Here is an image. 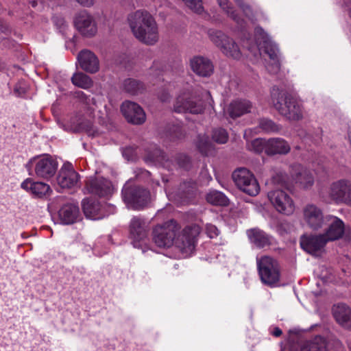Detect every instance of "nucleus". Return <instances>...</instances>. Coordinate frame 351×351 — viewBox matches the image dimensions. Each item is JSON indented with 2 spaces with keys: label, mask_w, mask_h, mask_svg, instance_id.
<instances>
[{
  "label": "nucleus",
  "mask_w": 351,
  "mask_h": 351,
  "mask_svg": "<svg viewBox=\"0 0 351 351\" xmlns=\"http://www.w3.org/2000/svg\"><path fill=\"white\" fill-rule=\"evenodd\" d=\"M271 101L275 109L289 120L298 121L303 117V107L300 101L285 90L274 86Z\"/></svg>",
  "instance_id": "f257e3e1"
},
{
  "label": "nucleus",
  "mask_w": 351,
  "mask_h": 351,
  "mask_svg": "<svg viewBox=\"0 0 351 351\" xmlns=\"http://www.w3.org/2000/svg\"><path fill=\"white\" fill-rule=\"evenodd\" d=\"M204 110V102L193 93L191 88L182 90L173 104V110L178 113L199 114Z\"/></svg>",
  "instance_id": "f03ea898"
},
{
  "label": "nucleus",
  "mask_w": 351,
  "mask_h": 351,
  "mask_svg": "<svg viewBox=\"0 0 351 351\" xmlns=\"http://www.w3.org/2000/svg\"><path fill=\"white\" fill-rule=\"evenodd\" d=\"M257 269L261 282L270 287L277 285L280 278V268L278 261L269 256L256 258Z\"/></svg>",
  "instance_id": "7ed1b4c3"
},
{
  "label": "nucleus",
  "mask_w": 351,
  "mask_h": 351,
  "mask_svg": "<svg viewBox=\"0 0 351 351\" xmlns=\"http://www.w3.org/2000/svg\"><path fill=\"white\" fill-rule=\"evenodd\" d=\"M180 228V226L173 219L157 225L152 231V240L158 247L169 248L173 245Z\"/></svg>",
  "instance_id": "20e7f679"
},
{
  "label": "nucleus",
  "mask_w": 351,
  "mask_h": 351,
  "mask_svg": "<svg viewBox=\"0 0 351 351\" xmlns=\"http://www.w3.org/2000/svg\"><path fill=\"white\" fill-rule=\"evenodd\" d=\"M122 197L129 208L139 210L146 206L150 201L149 191L141 186L126 183L122 189Z\"/></svg>",
  "instance_id": "39448f33"
},
{
  "label": "nucleus",
  "mask_w": 351,
  "mask_h": 351,
  "mask_svg": "<svg viewBox=\"0 0 351 351\" xmlns=\"http://www.w3.org/2000/svg\"><path fill=\"white\" fill-rule=\"evenodd\" d=\"M233 181L237 188L243 193L256 196L260 191L259 184L254 175L246 168L236 169L232 175Z\"/></svg>",
  "instance_id": "423d86ee"
},
{
  "label": "nucleus",
  "mask_w": 351,
  "mask_h": 351,
  "mask_svg": "<svg viewBox=\"0 0 351 351\" xmlns=\"http://www.w3.org/2000/svg\"><path fill=\"white\" fill-rule=\"evenodd\" d=\"M200 233L197 225L186 226L178 233L175 239V245L184 256L191 254L195 250L197 237Z\"/></svg>",
  "instance_id": "0eeeda50"
},
{
  "label": "nucleus",
  "mask_w": 351,
  "mask_h": 351,
  "mask_svg": "<svg viewBox=\"0 0 351 351\" xmlns=\"http://www.w3.org/2000/svg\"><path fill=\"white\" fill-rule=\"evenodd\" d=\"M208 34L210 40L226 56L239 59L241 56L239 48L234 40L223 32L216 29H209Z\"/></svg>",
  "instance_id": "6e6552de"
},
{
  "label": "nucleus",
  "mask_w": 351,
  "mask_h": 351,
  "mask_svg": "<svg viewBox=\"0 0 351 351\" xmlns=\"http://www.w3.org/2000/svg\"><path fill=\"white\" fill-rule=\"evenodd\" d=\"M322 198L326 202L333 201L351 206V182L341 180L333 182L330 186L328 197L322 196Z\"/></svg>",
  "instance_id": "1a4fd4ad"
},
{
  "label": "nucleus",
  "mask_w": 351,
  "mask_h": 351,
  "mask_svg": "<svg viewBox=\"0 0 351 351\" xmlns=\"http://www.w3.org/2000/svg\"><path fill=\"white\" fill-rule=\"evenodd\" d=\"M150 159L154 162H159L168 169H172L173 167L178 165L180 168L188 170L191 166V159L185 154H178L173 160V158H169L163 151L157 148L150 155Z\"/></svg>",
  "instance_id": "9d476101"
},
{
  "label": "nucleus",
  "mask_w": 351,
  "mask_h": 351,
  "mask_svg": "<svg viewBox=\"0 0 351 351\" xmlns=\"http://www.w3.org/2000/svg\"><path fill=\"white\" fill-rule=\"evenodd\" d=\"M75 28L84 37L90 38L97 32V25L93 16L83 10L77 12L73 19Z\"/></svg>",
  "instance_id": "9b49d317"
},
{
  "label": "nucleus",
  "mask_w": 351,
  "mask_h": 351,
  "mask_svg": "<svg viewBox=\"0 0 351 351\" xmlns=\"http://www.w3.org/2000/svg\"><path fill=\"white\" fill-rule=\"evenodd\" d=\"M267 197L278 212L291 215L295 210L292 198L283 190L277 189L268 193Z\"/></svg>",
  "instance_id": "f8f14e48"
},
{
  "label": "nucleus",
  "mask_w": 351,
  "mask_h": 351,
  "mask_svg": "<svg viewBox=\"0 0 351 351\" xmlns=\"http://www.w3.org/2000/svg\"><path fill=\"white\" fill-rule=\"evenodd\" d=\"M35 162L34 171L37 177L49 179L56 173L58 162L51 156L45 154L34 158Z\"/></svg>",
  "instance_id": "ddd939ff"
},
{
  "label": "nucleus",
  "mask_w": 351,
  "mask_h": 351,
  "mask_svg": "<svg viewBox=\"0 0 351 351\" xmlns=\"http://www.w3.org/2000/svg\"><path fill=\"white\" fill-rule=\"evenodd\" d=\"M121 111L127 121L133 125H141L146 121L144 110L135 102L125 101L121 106Z\"/></svg>",
  "instance_id": "4468645a"
},
{
  "label": "nucleus",
  "mask_w": 351,
  "mask_h": 351,
  "mask_svg": "<svg viewBox=\"0 0 351 351\" xmlns=\"http://www.w3.org/2000/svg\"><path fill=\"white\" fill-rule=\"evenodd\" d=\"M304 220L313 230H318L324 224L326 217L322 210L313 204H308L303 209Z\"/></svg>",
  "instance_id": "2eb2a0df"
},
{
  "label": "nucleus",
  "mask_w": 351,
  "mask_h": 351,
  "mask_svg": "<svg viewBox=\"0 0 351 351\" xmlns=\"http://www.w3.org/2000/svg\"><path fill=\"white\" fill-rule=\"evenodd\" d=\"M21 187L36 198L47 199L53 192L50 186L43 182H35L32 178L25 179Z\"/></svg>",
  "instance_id": "dca6fc26"
},
{
  "label": "nucleus",
  "mask_w": 351,
  "mask_h": 351,
  "mask_svg": "<svg viewBox=\"0 0 351 351\" xmlns=\"http://www.w3.org/2000/svg\"><path fill=\"white\" fill-rule=\"evenodd\" d=\"M139 33L136 32L134 36L140 42L147 45H154L159 40L158 27L156 20H153L138 29Z\"/></svg>",
  "instance_id": "f3484780"
},
{
  "label": "nucleus",
  "mask_w": 351,
  "mask_h": 351,
  "mask_svg": "<svg viewBox=\"0 0 351 351\" xmlns=\"http://www.w3.org/2000/svg\"><path fill=\"white\" fill-rule=\"evenodd\" d=\"M80 175L70 163L64 164L57 176L58 184L62 189H71L76 186Z\"/></svg>",
  "instance_id": "a211bd4d"
},
{
  "label": "nucleus",
  "mask_w": 351,
  "mask_h": 351,
  "mask_svg": "<svg viewBox=\"0 0 351 351\" xmlns=\"http://www.w3.org/2000/svg\"><path fill=\"white\" fill-rule=\"evenodd\" d=\"M291 175L292 180L303 189H309L314 184L315 179L312 172L300 165L291 167Z\"/></svg>",
  "instance_id": "6ab92c4d"
},
{
  "label": "nucleus",
  "mask_w": 351,
  "mask_h": 351,
  "mask_svg": "<svg viewBox=\"0 0 351 351\" xmlns=\"http://www.w3.org/2000/svg\"><path fill=\"white\" fill-rule=\"evenodd\" d=\"M328 243L324 234L303 236L300 239L301 247L306 252L316 254L321 251Z\"/></svg>",
  "instance_id": "aec40b11"
},
{
  "label": "nucleus",
  "mask_w": 351,
  "mask_h": 351,
  "mask_svg": "<svg viewBox=\"0 0 351 351\" xmlns=\"http://www.w3.org/2000/svg\"><path fill=\"white\" fill-rule=\"evenodd\" d=\"M80 68L90 73H95L99 69V61L97 56L90 50H82L77 55Z\"/></svg>",
  "instance_id": "412c9836"
},
{
  "label": "nucleus",
  "mask_w": 351,
  "mask_h": 351,
  "mask_svg": "<svg viewBox=\"0 0 351 351\" xmlns=\"http://www.w3.org/2000/svg\"><path fill=\"white\" fill-rule=\"evenodd\" d=\"M58 218L62 224H73L81 219L80 208L77 204L67 203L64 204L58 211Z\"/></svg>",
  "instance_id": "4be33fe9"
},
{
  "label": "nucleus",
  "mask_w": 351,
  "mask_h": 351,
  "mask_svg": "<svg viewBox=\"0 0 351 351\" xmlns=\"http://www.w3.org/2000/svg\"><path fill=\"white\" fill-rule=\"evenodd\" d=\"M154 16L145 10H138L130 14L128 21L132 32L134 34L147 23L154 20Z\"/></svg>",
  "instance_id": "5701e85b"
},
{
  "label": "nucleus",
  "mask_w": 351,
  "mask_h": 351,
  "mask_svg": "<svg viewBox=\"0 0 351 351\" xmlns=\"http://www.w3.org/2000/svg\"><path fill=\"white\" fill-rule=\"evenodd\" d=\"M86 189L89 193L104 197L112 192V185L110 181L104 178H92L87 181Z\"/></svg>",
  "instance_id": "b1692460"
},
{
  "label": "nucleus",
  "mask_w": 351,
  "mask_h": 351,
  "mask_svg": "<svg viewBox=\"0 0 351 351\" xmlns=\"http://www.w3.org/2000/svg\"><path fill=\"white\" fill-rule=\"evenodd\" d=\"M197 189L196 183L189 179L180 184L175 192V195L182 204H188L195 197Z\"/></svg>",
  "instance_id": "393cba45"
},
{
  "label": "nucleus",
  "mask_w": 351,
  "mask_h": 351,
  "mask_svg": "<svg viewBox=\"0 0 351 351\" xmlns=\"http://www.w3.org/2000/svg\"><path fill=\"white\" fill-rule=\"evenodd\" d=\"M332 315L335 320L341 326L351 329V308L345 304H337L333 306Z\"/></svg>",
  "instance_id": "a878e982"
},
{
  "label": "nucleus",
  "mask_w": 351,
  "mask_h": 351,
  "mask_svg": "<svg viewBox=\"0 0 351 351\" xmlns=\"http://www.w3.org/2000/svg\"><path fill=\"white\" fill-rule=\"evenodd\" d=\"M327 221H331L324 234L328 242L341 238L344 233V223L337 217L326 216Z\"/></svg>",
  "instance_id": "bb28decb"
},
{
  "label": "nucleus",
  "mask_w": 351,
  "mask_h": 351,
  "mask_svg": "<svg viewBox=\"0 0 351 351\" xmlns=\"http://www.w3.org/2000/svg\"><path fill=\"white\" fill-rule=\"evenodd\" d=\"M191 66L193 72L202 77H208L213 72V65L208 58L197 56L191 60Z\"/></svg>",
  "instance_id": "cd10ccee"
},
{
  "label": "nucleus",
  "mask_w": 351,
  "mask_h": 351,
  "mask_svg": "<svg viewBox=\"0 0 351 351\" xmlns=\"http://www.w3.org/2000/svg\"><path fill=\"white\" fill-rule=\"evenodd\" d=\"M290 149L289 143L280 138H270L265 144V153L267 155L287 154Z\"/></svg>",
  "instance_id": "c85d7f7f"
},
{
  "label": "nucleus",
  "mask_w": 351,
  "mask_h": 351,
  "mask_svg": "<svg viewBox=\"0 0 351 351\" xmlns=\"http://www.w3.org/2000/svg\"><path fill=\"white\" fill-rule=\"evenodd\" d=\"M129 230L132 239L141 241L147 237V226L143 219L134 217L130 221Z\"/></svg>",
  "instance_id": "c756f323"
},
{
  "label": "nucleus",
  "mask_w": 351,
  "mask_h": 351,
  "mask_svg": "<svg viewBox=\"0 0 351 351\" xmlns=\"http://www.w3.org/2000/svg\"><path fill=\"white\" fill-rule=\"evenodd\" d=\"M247 234L250 242L257 247L263 248L271 244L272 237L259 228H252Z\"/></svg>",
  "instance_id": "7c9ffc66"
},
{
  "label": "nucleus",
  "mask_w": 351,
  "mask_h": 351,
  "mask_svg": "<svg viewBox=\"0 0 351 351\" xmlns=\"http://www.w3.org/2000/svg\"><path fill=\"white\" fill-rule=\"evenodd\" d=\"M252 104L247 99H238L230 103L228 111L230 117L234 119L251 112Z\"/></svg>",
  "instance_id": "2f4dec72"
},
{
  "label": "nucleus",
  "mask_w": 351,
  "mask_h": 351,
  "mask_svg": "<svg viewBox=\"0 0 351 351\" xmlns=\"http://www.w3.org/2000/svg\"><path fill=\"white\" fill-rule=\"evenodd\" d=\"M82 206L85 216L93 219L101 218L99 211L101 205L96 201L85 199L82 202Z\"/></svg>",
  "instance_id": "473e14b6"
},
{
  "label": "nucleus",
  "mask_w": 351,
  "mask_h": 351,
  "mask_svg": "<svg viewBox=\"0 0 351 351\" xmlns=\"http://www.w3.org/2000/svg\"><path fill=\"white\" fill-rule=\"evenodd\" d=\"M300 351H328L326 341L321 336L304 342L300 348Z\"/></svg>",
  "instance_id": "72a5a7b5"
},
{
  "label": "nucleus",
  "mask_w": 351,
  "mask_h": 351,
  "mask_svg": "<svg viewBox=\"0 0 351 351\" xmlns=\"http://www.w3.org/2000/svg\"><path fill=\"white\" fill-rule=\"evenodd\" d=\"M71 82L75 86L83 89L90 88L93 85L92 79L82 72L74 73L71 77Z\"/></svg>",
  "instance_id": "f704fd0d"
},
{
  "label": "nucleus",
  "mask_w": 351,
  "mask_h": 351,
  "mask_svg": "<svg viewBox=\"0 0 351 351\" xmlns=\"http://www.w3.org/2000/svg\"><path fill=\"white\" fill-rule=\"evenodd\" d=\"M123 89L130 95H138L142 93L145 90L144 84L134 79H127L123 82Z\"/></svg>",
  "instance_id": "c9c22d12"
},
{
  "label": "nucleus",
  "mask_w": 351,
  "mask_h": 351,
  "mask_svg": "<svg viewBox=\"0 0 351 351\" xmlns=\"http://www.w3.org/2000/svg\"><path fill=\"white\" fill-rule=\"evenodd\" d=\"M206 200L208 203L216 206H227L228 204L227 197L218 191H210L206 195Z\"/></svg>",
  "instance_id": "e433bc0d"
},
{
  "label": "nucleus",
  "mask_w": 351,
  "mask_h": 351,
  "mask_svg": "<svg viewBox=\"0 0 351 351\" xmlns=\"http://www.w3.org/2000/svg\"><path fill=\"white\" fill-rule=\"evenodd\" d=\"M219 6L226 11L227 14L238 25L243 26L244 20L239 15V14L230 7L228 4V0H217Z\"/></svg>",
  "instance_id": "4c0bfd02"
},
{
  "label": "nucleus",
  "mask_w": 351,
  "mask_h": 351,
  "mask_svg": "<svg viewBox=\"0 0 351 351\" xmlns=\"http://www.w3.org/2000/svg\"><path fill=\"white\" fill-rule=\"evenodd\" d=\"M259 128L266 133H276L280 132L281 127L274 122L272 120L262 118L258 121Z\"/></svg>",
  "instance_id": "58836bf2"
},
{
  "label": "nucleus",
  "mask_w": 351,
  "mask_h": 351,
  "mask_svg": "<svg viewBox=\"0 0 351 351\" xmlns=\"http://www.w3.org/2000/svg\"><path fill=\"white\" fill-rule=\"evenodd\" d=\"M274 184L284 187L288 190L291 189V184L288 175L285 172H278L272 177Z\"/></svg>",
  "instance_id": "ea45409f"
},
{
  "label": "nucleus",
  "mask_w": 351,
  "mask_h": 351,
  "mask_svg": "<svg viewBox=\"0 0 351 351\" xmlns=\"http://www.w3.org/2000/svg\"><path fill=\"white\" fill-rule=\"evenodd\" d=\"M213 139L219 144L226 143L228 139V132L223 128L215 129L213 132Z\"/></svg>",
  "instance_id": "a19ab883"
},
{
  "label": "nucleus",
  "mask_w": 351,
  "mask_h": 351,
  "mask_svg": "<svg viewBox=\"0 0 351 351\" xmlns=\"http://www.w3.org/2000/svg\"><path fill=\"white\" fill-rule=\"evenodd\" d=\"M191 10L197 14L204 11L202 0H182Z\"/></svg>",
  "instance_id": "79ce46f5"
},
{
  "label": "nucleus",
  "mask_w": 351,
  "mask_h": 351,
  "mask_svg": "<svg viewBox=\"0 0 351 351\" xmlns=\"http://www.w3.org/2000/svg\"><path fill=\"white\" fill-rule=\"evenodd\" d=\"M197 147L202 154L207 155L210 149V144L208 137L199 136L198 141L197 142Z\"/></svg>",
  "instance_id": "37998d69"
},
{
  "label": "nucleus",
  "mask_w": 351,
  "mask_h": 351,
  "mask_svg": "<svg viewBox=\"0 0 351 351\" xmlns=\"http://www.w3.org/2000/svg\"><path fill=\"white\" fill-rule=\"evenodd\" d=\"M265 52L269 56L270 60H278V49L276 45L270 43L266 44Z\"/></svg>",
  "instance_id": "c03bdc74"
},
{
  "label": "nucleus",
  "mask_w": 351,
  "mask_h": 351,
  "mask_svg": "<svg viewBox=\"0 0 351 351\" xmlns=\"http://www.w3.org/2000/svg\"><path fill=\"white\" fill-rule=\"evenodd\" d=\"M266 142L262 138H256L251 143V148L254 152L256 153H261L263 149L265 150Z\"/></svg>",
  "instance_id": "a18cd8bd"
},
{
  "label": "nucleus",
  "mask_w": 351,
  "mask_h": 351,
  "mask_svg": "<svg viewBox=\"0 0 351 351\" xmlns=\"http://www.w3.org/2000/svg\"><path fill=\"white\" fill-rule=\"evenodd\" d=\"M169 133L171 138L173 140L180 139L184 136L182 127L178 125H173V128L169 130Z\"/></svg>",
  "instance_id": "49530a36"
},
{
  "label": "nucleus",
  "mask_w": 351,
  "mask_h": 351,
  "mask_svg": "<svg viewBox=\"0 0 351 351\" xmlns=\"http://www.w3.org/2000/svg\"><path fill=\"white\" fill-rule=\"evenodd\" d=\"M266 68L271 74H276L280 69V64L279 60H270L267 64Z\"/></svg>",
  "instance_id": "de8ad7c7"
},
{
  "label": "nucleus",
  "mask_w": 351,
  "mask_h": 351,
  "mask_svg": "<svg viewBox=\"0 0 351 351\" xmlns=\"http://www.w3.org/2000/svg\"><path fill=\"white\" fill-rule=\"evenodd\" d=\"M206 232L207 235L210 238H215L218 236L219 234V230L217 228L210 223L206 224Z\"/></svg>",
  "instance_id": "09e8293b"
},
{
  "label": "nucleus",
  "mask_w": 351,
  "mask_h": 351,
  "mask_svg": "<svg viewBox=\"0 0 351 351\" xmlns=\"http://www.w3.org/2000/svg\"><path fill=\"white\" fill-rule=\"evenodd\" d=\"M76 97L84 101L88 106L90 105V104L94 105L95 104L94 98H90V97L86 96V94L82 91H77L76 93Z\"/></svg>",
  "instance_id": "8fccbe9b"
},
{
  "label": "nucleus",
  "mask_w": 351,
  "mask_h": 351,
  "mask_svg": "<svg viewBox=\"0 0 351 351\" xmlns=\"http://www.w3.org/2000/svg\"><path fill=\"white\" fill-rule=\"evenodd\" d=\"M235 2L246 16H248V14L252 12L250 6L245 4L243 0H235Z\"/></svg>",
  "instance_id": "3c124183"
},
{
  "label": "nucleus",
  "mask_w": 351,
  "mask_h": 351,
  "mask_svg": "<svg viewBox=\"0 0 351 351\" xmlns=\"http://www.w3.org/2000/svg\"><path fill=\"white\" fill-rule=\"evenodd\" d=\"M159 99L162 102H167L169 101L171 96L169 93L166 90H162L158 94Z\"/></svg>",
  "instance_id": "603ef678"
},
{
  "label": "nucleus",
  "mask_w": 351,
  "mask_h": 351,
  "mask_svg": "<svg viewBox=\"0 0 351 351\" xmlns=\"http://www.w3.org/2000/svg\"><path fill=\"white\" fill-rule=\"evenodd\" d=\"M0 31L2 33L8 35L10 33L11 29L9 25L5 22L0 21Z\"/></svg>",
  "instance_id": "864d4df0"
},
{
  "label": "nucleus",
  "mask_w": 351,
  "mask_h": 351,
  "mask_svg": "<svg viewBox=\"0 0 351 351\" xmlns=\"http://www.w3.org/2000/svg\"><path fill=\"white\" fill-rule=\"evenodd\" d=\"M75 1L84 7H90L95 3V0H75Z\"/></svg>",
  "instance_id": "5fc2aeb1"
},
{
  "label": "nucleus",
  "mask_w": 351,
  "mask_h": 351,
  "mask_svg": "<svg viewBox=\"0 0 351 351\" xmlns=\"http://www.w3.org/2000/svg\"><path fill=\"white\" fill-rule=\"evenodd\" d=\"M53 21L57 25H59L60 27H64L65 25V21L62 18H55Z\"/></svg>",
  "instance_id": "6e6d98bb"
},
{
  "label": "nucleus",
  "mask_w": 351,
  "mask_h": 351,
  "mask_svg": "<svg viewBox=\"0 0 351 351\" xmlns=\"http://www.w3.org/2000/svg\"><path fill=\"white\" fill-rule=\"evenodd\" d=\"M271 334L273 336L278 337H280L282 334V331L280 328L275 327L274 328L273 331L271 332Z\"/></svg>",
  "instance_id": "4d7b16f0"
},
{
  "label": "nucleus",
  "mask_w": 351,
  "mask_h": 351,
  "mask_svg": "<svg viewBox=\"0 0 351 351\" xmlns=\"http://www.w3.org/2000/svg\"><path fill=\"white\" fill-rule=\"evenodd\" d=\"M14 93H16L19 95H21L25 93V90L24 88L19 87L18 85H16L14 88Z\"/></svg>",
  "instance_id": "13d9d810"
},
{
  "label": "nucleus",
  "mask_w": 351,
  "mask_h": 351,
  "mask_svg": "<svg viewBox=\"0 0 351 351\" xmlns=\"http://www.w3.org/2000/svg\"><path fill=\"white\" fill-rule=\"evenodd\" d=\"M255 32L256 34H261L262 32H263V29L260 27H257L255 29Z\"/></svg>",
  "instance_id": "bf43d9fd"
},
{
  "label": "nucleus",
  "mask_w": 351,
  "mask_h": 351,
  "mask_svg": "<svg viewBox=\"0 0 351 351\" xmlns=\"http://www.w3.org/2000/svg\"><path fill=\"white\" fill-rule=\"evenodd\" d=\"M30 3H31L32 6L34 8L36 7L37 5V2L36 1H32L30 2Z\"/></svg>",
  "instance_id": "052dcab7"
},
{
  "label": "nucleus",
  "mask_w": 351,
  "mask_h": 351,
  "mask_svg": "<svg viewBox=\"0 0 351 351\" xmlns=\"http://www.w3.org/2000/svg\"><path fill=\"white\" fill-rule=\"evenodd\" d=\"M350 16L351 17V10H350Z\"/></svg>",
  "instance_id": "680f3d73"
},
{
  "label": "nucleus",
  "mask_w": 351,
  "mask_h": 351,
  "mask_svg": "<svg viewBox=\"0 0 351 351\" xmlns=\"http://www.w3.org/2000/svg\"><path fill=\"white\" fill-rule=\"evenodd\" d=\"M350 349H351V343H350Z\"/></svg>",
  "instance_id": "e2e57ef3"
}]
</instances>
